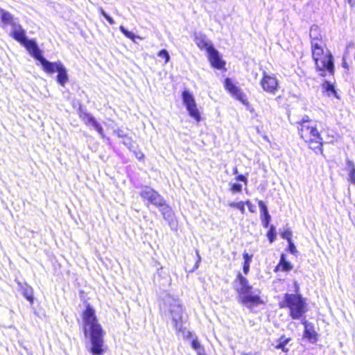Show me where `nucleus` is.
Returning <instances> with one entry per match:
<instances>
[{
  "label": "nucleus",
  "mask_w": 355,
  "mask_h": 355,
  "mask_svg": "<svg viewBox=\"0 0 355 355\" xmlns=\"http://www.w3.org/2000/svg\"><path fill=\"white\" fill-rule=\"evenodd\" d=\"M83 329L85 336L90 338V352L94 355H102L104 352L103 331L98 323L94 309L87 305L83 313Z\"/></svg>",
  "instance_id": "1"
},
{
  "label": "nucleus",
  "mask_w": 355,
  "mask_h": 355,
  "mask_svg": "<svg viewBox=\"0 0 355 355\" xmlns=\"http://www.w3.org/2000/svg\"><path fill=\"white\" fill-rule=\"evenodd\" d=\"M300 137L315 153L322 152V138L318 130V121L303 118L299 128Z\"/></svg>",
  "instance_id": "2"
},
{
  "label": "nucleus",
  "mask_w": 355,
  "mask_h": 355,
  "mask_svg": "<svg viewBox=\"0 0 355 355\" xmlns=\"http://www.w3.org/2000/svg\"><path fill=\"white\" fill-rule=\"evenodd\" d=\"M237 280L239 284L236 290L239 295V299L244 306L252 309L254 306L264 304L260 296V290L252 291V287L249 284L248 279L240 273L237 275Z\"/></svg>",
  "instance_id": "3"
},
{
  "label": "nucleus",
  "mask_w": 355,
  "mask_h": 355,
  "mask_svg": "<svg viewBox=\"0 0 355 355\" xmlns=\"http://www.w3.org/2000/svg\"><path fill=\"white\" fill-rule=\"evenodd\" d=\"M312 56L315 61L316 69L321 76H325L327 73H334V62L331 54L329 51L324 52L321 43L315 42L311 44Z\"/></svg>",
  "instance_id": "4"
},
{
  "label": "nucleus",
  "mask_w": 355,
  "mask_h": 355,
  "mask_svg": "<svg viewBox=\"0 0 355 355\" xmlns=\"http://www.w3.org/2000/svg\"><path fill=\"white\" fill-rule=\"evenodd\" d=\"M280 306L288 308L291 317L295 320L301 319L307 311L306 300L300 294H285Z\"/></svg>",
  "instance_id": "5"
},
{
  "label": "nucleus",
  "mask_w": 355,
  "mask_h": 355,
  "mask_svg": "<svg viewBox=\"0 0 355 355\" xmlns=\"http://www.w3.org/2000/svg\"><path fill=\"white\" fill-rule=\"evenodd\" d=\"M140 196L154 206L159 207L163 216L166 218L171 214V209L165 203L163 197L149 187H144L139 193Z\"/></svg>",
  "instance_id": "6"
},
{
  "label": "nucleus",
  "mask_w": 355,
  "mask_h": 355,
  "mask_svg": "<svg viewBox=\"0 0 355 355\" xmlns=\"http://www.w3.org/2000/svg\"><path fill=\"white\" fill-rule=\"evenodd\" d=\"M166 303L168 304V311L175 328L177 330H180L182 322V309L180 302L173 298H168Z\"/></svg>",
  "instance_id": "7"
},
{
  "label": "nucleus",
  "mask_w": 355,
  "mask_h": 355,
  "mask_svg": "<svg viewBox=\"0 0 355 355\" xmlns=\"http://www.w3.org/2000/svg\"><path fill=\"white\" fill-rule=\"evenodd\" d=\"M182 96L183 103L186 106L189 115L197 122H199L201 119L200 113L197 107L193 95L190 92L184 90Z\"/></svg>",
  "instance_id": "8"
},
{
  "label": "nucleus",
  "mask_w": 355,
  "mask_h": 355,
  "mask_svg": "<svg viewBox=\"0 0 355 355\" xmlns=\"http://www.w3.org/2000/svg\"><path fill=\"white\" fill-rule=\"evenodd\" d=\"M260 85L263 90L268 94H275L279 87V81L274 74L263 73L260 80Z\"/></svg>",
  "instance_id": "9"
},
{
  "label": "nucleus",
  "mask_w": 355,
  "mask_h": 355,
  "mask_svg": "<svg viewBox=\"0 0 355 355\" xmlns=\"http://www.w3.org/2000/svg\"><path fill=\"white\" fill-rule=\"evenodd\" d=\"M225 87L234 97L243 104L247 105L248 103L246 95L239 87L233 83L230 78H227L225 79Z\"/></svg>",
  "instance_id": "10"
},
{
  "label": "nucleus",
  "mask_w": 355,
  "mask_h": 355,
  "mask_svg": "<svg viewBox=\"0 0 355 355\" xmlns=\"http://www.w3.org/2000/svg\"><path fill=\"white\" fill-rule=\"evenodd\" d=\"M208 59L212 67L218 69H221L224 67L225 62L221 59L218 51L214 49H211L207 52Z\"/></svg>",
  "instance_id": "11"
},
{
  "label": "nucleus",
  "mask_w": 355,
  "mask_h": 355,
  "mask_svg": "<svg viewBox=\"0 0 355 355\" xmlns=\"http://www.w3.org/2000/svg\"><path fill=\"white\" fill-rule=\"evenodd\" d=\"M304 326V337L309 340L311 343H315L318 341V334L315 331L314 326L312 323L309 322L305 319L302 321Z\"/></svg>",
  "instance_id": "12"
},
{
  "label": "nucleus",
  "mask_w": 355,
  "mask_h": 355,
  "mask_svg": "<svg viewBox=\"0 0 355 355\" xmlns=\"http://www.w3.org/2000/svg\"><path fill=\"white\" fill-rule=\"evenodd\" d=\"M28 51V52L38 61L42 58V51L38 48L35 42L31 40L26 39L24 42L21 43Z\"/></svg>",
  "instance_id": "13"
},
{
  "label": "nucleus",
  "mask_w": 355,
  "mask_h": 355,
  "mask_svg": "<svg viewBox=\"0 0 355 355\" xmlns=\"http://www.w3.org/2000/svg\"><path fill=\"white\" fill-rule=\"evenodd\" d=\"M195 43L200 49L207 51V53L214 48L211 41L207 37V36L202 33L195 34Z\"/></svg>",
  "instance_id": "14"
},
{
  "label": "nucleus",
  "mask_w": 355,
  "mask_h": 355,
  "mask_svg": "<svg viewBox=\"0 0 355 355\" xmlns=\"http://www.w3.org/2000/svg\"><path fill=\"white\" fill-rule=\"evenodd\" d=\"M42 67L43 70L49 74H52L54 72H57L58 69L62 64L60 61L51 62L44 57L39 61Z\"/></svg>",
  "instance_id": "15"
},
{
  "label": "nucleus",
  "mask_w": 355,
  "mask_h": 355,
  "mask_svg": "<svg viewBox=\"0 0 355 355\" xmlns=\"http://www.w3.org/2000/svg\"><path fill=\"white\" fill-rule=\"evenodd\" d=\"M11 26L14 38L21 43L24 42L27 38L22 27L16 23L13 24Z\"/></svg>",
  "instance_id": "16"
},
{
  "label": "nucleus",
  "mask_w": 355,
  "mask_h": 355,
  "mask_svg": "<svg viewBox=\"0 0 355 355\" xmlns=\"http://www.w3.org/2000/svg\"><path fill=\"white\" fill-rule=\"evenodd\" d=\"M57 82L62 87H64L65 84L69 80V77L67 75V70L64 64L60 66V67L57 70Z\"/></svg>",
  "instance_id": "17"
},
{
  "label": "nucleus",
  "mask_w": 355,
  "mask_h": 355,
  "mask_svg": "<svg viewBox=\"0 0 355 355\" xmlns=\"http://www.w3.org/2000/svg\"><path fill=\"white\" fill-rule=\"evenodd\" d=\"M309 36L311 40V44L315 42L316 43H322V35L319 27L316 25H313L310 29Z\"/></svg>",
  "instance_id": "18"
},
{
  "label": "nucleus",
  "mask_w": 355,
  "mask_h": 355,
  "mask_svg": "<svg viewBox=\"0 0 355 355\" xmlns=\"http://www.w3.org/2000/svg\"><path fill=\"white\" fill-rule=\"evenodd\" d=\"M0 17L1 19V21L5 25H10L12 26L13 24H15L14 21L13 16L11 13L9 12L2 9L0 8Z\"/></svg>",
  "instance_id": "19"
},
{
  "label": "nucleus",
  "mask_w": 355,
  "mask_h": 355,
  "mask_svg": "<svg viewBox=\"0 0 355 355\" xmlns=\"http://www.w3.org/2000/svg\"><path fill=\"white\" fill-rule=\"evenodd\" d=\"M293 266L286 260L285 256L282 254L280 261L277 265L276 270H282L283 271H290L292 270Z\"/></svg>",
  "instance_id": "20"
},
{
  "label": "nucleus",
  "mask_w": 355,
  "mask_h": 355,
  "mask_svg": "<svg viewBox=\"0 0 355 355\" xmlns=\"http://www.w3.org/2000/svg\"><path fill=\"white\" fill-rule=\"evenodd\" d=\"M119 29L120 31H121V33H123V35L130 39L132 42H135V39L137 38V39H139V40H142V37L139 36V35H135L133 33L130 32V31H128V30H126L123 26H121L119 27Z\"/></svg>",
  "instance_id": "21"
},
{
  "label": "nucleus",
  "mask_w": 355,
  "mask_h": 355,
  "mask_svg": "<svg viewBox=\"0 0 355 355\" xmlns=\"http://www.w3.org/2000/svg\"><path fill=\"white\" fill-rule=\"evenodd\" d=\"M229 205L231 207H234V208L238 209L242 214L245 213V202L243 201H240L238 202H231L229 203Z\"/></svg>",
  "instance_id": "22"
},
{
  "label": "nucleus",
  "mask_w": 355,
  "mask_h": 355,
  "mask_svg": "<svg viewBox=\"0 0 355 355\" xmlns=\"http://www.w3.org/2000/svg\"><path fill=\"white\" fill-rule=\"evenodd\" d=\"M349 166H351V169L349 173L348 180L355 184V166L351 162H348Z\"/></svg>",
  "instance_id": "23"
},
{
  "label": "nucleus",
  "mask_w": 355,
  "mask_h": 355,
  "mask_svg": "<svg viewBox=\"0 0 355 355\" xmlns=\"http://www.w3.org/2000/svg\"><path fill=\"white\" fill-rule=\"evenodd\" d=\"M289 341H290V338H284L283 337H282L279 343L276 346V348L281 349L284 352H287L288 349H286L285 347Z\"/></svg>",
  "instance_id": "24"
},
{
  "label": "nucleus",
  "mask_w": 355,
  "mask_h": 355,
  "mask_svg": "<svg viewBox=\"0 0 355 355\" xmlns=\"http://www.w3.org/2000/svg\"><path fill=\"white\" fill-rule=\"evenodd\" d=\"M80 118L85 122L86 125H89V123H90V119H93L94 117L87 112H80Z\"/></svg>",
  "instance_id": "25"
},
{
  "label": "nucleus",
  "mask_w": 355,
  "mask_h": 355,
  "mask_svg": "<svg viewBox=\"0 0 355 355\" xmlns=\"http://www.w3.org/2000/svg\"><path fill=\"white\" fill-rule=\"evenodd\" d=\"M268 239L270 243H272L276 236L275 227L273 225H271L269 231L267 233Z\"/></svg>",
  "instance_id": "26"
},
{
  "label": "nucleus",
  "mask_w": 355,
  "mask_h": 355,
  "mask_svg": "<svg viewBox=\"0 0 355 355\" xmlns=\"http://www.w3.org/2000/svg\"><path fill=\"white\" fill-rule=\"evenodd\" d=\"M157 55L159 58H162L165 60V64L168 63L170 60V55H169L168 51L165 49L161 50L158 53Z\"/></svg>",
  "instance_id": "27"
},
{
  "label": "nucleus",
  "mask_w": 355,
  "mask_h": 355,
  "mask_svg": "<svg viewBox=\"0 0 355 355\" xmlns=\"http://www.w3.org/2000/svg\"><path fill=\"white\" fill-rule=\"evenodd\" d=\"M258 205H259V207L260 208L261 216H264V215H266V214H269L268 211V209H267L266 205L264 204V202L262 200H259L258 201Z\"/></svg>",
  "instance_id": "28"
},
{
  "label": "nucleus",
  "mask_w": 355,
  "mask_h": 355,
  "mask_svg": "<svg viewBox=\"0 0 355 355\" xmlns=\"http://www.w3.org/2000/svg\"><path fill=\"white\" fill-rule=\"evenodd\" d=\"M291 236H292V232L289 229L285 230L284 231V232L282 234V237L284 239H286L288 242L292 241Z\"/></svg>",
  "instance_id": "29"
},
{
  "label": "nucleus",
  "mask_w": 355,
  "mask_h": 355,
  "mask_svg": "<svg viewBox=\"0 0 355 355\" xmlns=\"http://www.w3.org/2000/svg\"><path fill=\"white\" fill-rule=\"evenodd\" d=\"M270 218L271 217L269 214L264 216H261L262 224L264 226V227L266 228L268 227Z\"/></svg>",
  "instance_id": "30"
},
{
  "label": "nucleus",
  "mask_w": 355,
  "mask_h": 355,
  "mask_svg": "<svg viewBox=\"0 0 355 355\" xmlns=\"http://www.w3.org/2000/svg\"><path fill=\"white\" fill-rule=\"evenodd\" d=\"M99 10H100V12L101 14L107 20V21L110 24H114V21L113 20V19L112 17H110L105 12V10L102 8H99Z\"/></svg>",
  "instance_id": "31"
},
{
  "label": "nucleus",
  "mask_w": 355,
  "mask_h": 355,
  "mask_svg": "<svg viewBox=\"0 0 355 355\" xmlns=\"http://www.w3.org/2000/svg\"><path fill=\"white\" fill-rule=\"evenodd\" d=\"M231 191L233 193H240L242 191V185L240 184H233L230 189Z\"/></svg>",
  "instance_id": "32"
},
{
  "label": "nucleus",
  "mask_w": 355,
  "mask_h": 355,
  "mask_svg": "<svg viewBox=\"0 0 355 355\" xmlns=\"http://www.w3.org/2000/svg\"><path fill=\"white\" fill-rule=\"evenodd\" d=\"M243 257V259H244V263H251L252 259V254H249L248 252H244Z\"/></svg>",
  "instance_id": "33"
},
{
  "label": "nucleus",
  "mask_w": 355,
  "mask_h": 355,
  "mask_svg": "<svg viewBox=\"0 0 355 355\" xmlns=\"http://www.w3.org/2000/svg\"><path fill=\"white\" fill-rule=\"evenodd\" d=\"M191 346L196 351H198L202 348L199 341L196 339L192 341Z\"/></svg>",
  "instance_id": "34"
},
{
  "label": "nucleus",
  "mask_w": 355,
  "mask_h": 355,
  "mask_svg": "<svg viewBox=\"0 0 355 355\" xmlns=\"http://www.w3.org/2000/svg\"><path fill=\"white\" fill-rule=\"evenodd\" d=\"M288 250L290 252L293 254H295L297 252V250L295 248V244L293 243L292 241L288 242Z\"/></svg>",
  "instance_id": "35"
},
{
  "label": "nucleus",
  "mask_w": 355,
  "mask_h": 355,
  "mask_svg": "<svg viewBox=\"0 0 355 355\" xmlns=\"http://www.w3.org/2000/svg\"><path fill=\"white\" fill-rule=\"evenodd\" d=\"M94 129L98 132V134L103 138L105 137L103 129L102 126L98 123Z\"/></svg>",
  "instance_id": "36"
},
{
  "label": "nucleus",
  "mask_w": 355,
  "mask_h": 355,
  "mask_svg": "<svg viewBox=\"0 0 355 355\" xmlns=\"http://www.w3.org/2000/svg\"><path fill=\"white\" fill-rule=\"evenodd\" d=\"M250 263H243V270L245 275L248 274L250 271Z\"/></svg>",
  "instance_id": "37"
},
{
  "label": "nucleus",
  "mask_w": 355,
  "mask_h": 355,
  "mask_svg": "<svg viewBox=\"0 0 355 355\" xmlns=\"http://www.w3.org/2000/svg\"><path fill=\"white\" fill-rule=\"evenodd\" d=\"M245 202V205H247V207L250 212H252V213L254 212V206L250 200H247L246 202Z\"/></svg>",
  "instance_id": "38"
},
{
  "label": "nucleus",
  "mask_w": 355,
  "mask_h": 355,
  "mask_svg": "<svg viewBox=\"0 0 355 355\" xmlns=\"http://www.w3.org/2000/svg\"><path fill=\"white\" fill-rule=\"evenodd\" d=\"M236 180L238 181L244 182L245 184H247L248 182L247 178L243 175H239V176H237L236 178Z\"/></svg>",
  "instance_id": "39"
},
{
  "label": "nucleus",
  "mask_w": 355,
  "mask_h": 355,
  "mask_svg": "<svg viewBox=\"0 0 355 355\" xmlns=\"http://www.w3.org/2000/svg\"><path fill=\"white\" fill-rule=\"evenodd\" d=\"M98 124V123L96 121V120L94 118L90 119V123H89V125H92L94 128H95Z\"/></svg>",
  "instance_id": "40"
},
{
  "label": "nucleus",
  "mask_w": 355,
  "mask_h": 355,
  "mask_svg": "<svg viewBox=\"0 0 355 355\" xmlns=\"http://www.w3.org/2000/svg\"><path fill=\"white\" fill-rule=\"evenodd\" d=\"M196 255H197V257H198L197 263H196V268H198V263L200 261L201 258H200V256L199 254L198 250H196Z\"/></svg>",
  "instance_id": "41"
},
{
  "label": "nucleus",
  "mask_w": 355,
  "mask_h": 355,
  "mask_svg": "<svg viewBox=\"0 0 355 355\" xmlns=\"http://www.w3.org/2000/svg\"><path fill=\"white\" fill-rule=\"evenodd\" d=\"M294 285H295V291L296 293L295 294H298V292L300 290L299 284H297V282H295Z\"/></svg>",
  "instance_id": "42"
},
{
  "label": "nucleus",
  "mask_w": 355,
  "mask_h": 355,
  "mask_svg": "<svg viewBox=\"0 0 355 355\" xmlns=\"http://www.w3.org/2000/svg\"><path fill=\"white\" fill-rule=\"evenodd\" d=\"M198 355H205V351H204V349L202 348L198 351H196Z\"/></svg>",
  "instance_id": "43"
},
{
  "label": "nucleus",
  "mask_w": 355,
  "mask_h": 355,
  "mask_svg": "<svg viewBox=\"0 0 355 355\" xmlns=\"http://www.w3.org/2000/svg\"><path fill=\"white\" fill-rule=\"evenodd\" d=\"M115 132L117 134V135L119 137H123V135L122 134V131L120 130H118L115 131Z\"/></svg>",
  "instance_id": "44"
},
{
  "label": "nucleus",
  "mask_w": 355,
  "mask_h": 355,
  "mask_svg": "<svg viewBox=\"0 0 355 355\" xmlns=\"http://www.w3.org/2000/svg\"><path fill=\"white\" fill-rule=\"evenodd\" d=\"M327 90H334V87L331 85H330L329 83H327Z\"/></svg>",
  "instance_id": "45"
},
{
  "label": "nucleus",
  "mask_w": 355,
  "mask_h": 355,
  "mask_svg": "<svg viewBox=\"0 0 355 355\" xmlns=\"http://www.w3.org/2000/svg\"><path fill=\"white\" fill-rule=\"evenodd\" d=\"M26 298H27V300H29L31 302H33V296H32V295L26 296Z\"/></svg>",
  "instance_id": "46"
},
{
  "label": "nucleus",
  "mask_w": 355,
  "mask_h": 355,
  "mask_svg": "<svg viewBox=\"0 0 355 355\" xmlns=\"http://www.w3.org/2000/svg\"><path fill=\"white\" fill-rule=\"evenodd\" d=\"M234 173H238L237 168H235V169L234 170Z\"/></svg>",
  "instance_id": "47"
},
{
  "label": "nucleus",
  "mask_w": 355,
  "mask_h": 355,
  "mask_svg": "<svg viewBox=\"0 0 355 355\" xmlns=\"http://www.w3.org/2000/svg\"><path fill=\"white\" fill-rule=\"evenodd\" d=\"M243 355H248V354H243Z\"/></svg>",
  "instance_id": "48"
},
{
  "label": "nucleus",
  "mask_w": 355,
  "mask_h": 355,
  "mask_svg": "<svg viewBox=\"0 0 355 355\" xmlns=\"http://www.w3.org/2000/svg\"><path fill=\"white\" fill-rule=\"evenodd\" d=\"M351 0H349V1L350 2Z\"/></svg>",
  "instance_id": "49"
}]
</instances>
